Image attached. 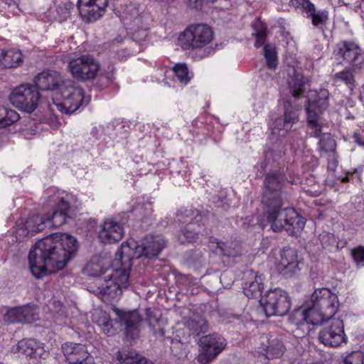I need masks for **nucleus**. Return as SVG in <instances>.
I'll return each mask as SVG.
<instances>
[{
    "instance_id": "nucleus-19",
    "label": "nucleus",
    "mask_w": 364,
    "mask_h": 364,
    "mask_svg": "<svg viewBox=\"0 0 364 364\" xmlns=\"http://www.w3.org/2000/svg\"><path fill=\"white\" fill-rule=\"evenodd\" d=\"M123 227L112 219L105 220L100 226L99 237L104 243L117 242L123 237Z\"/></svg>"
},
{
    "instance_id": "nucleus-44",
    "label": "nucleus",
    "mask_w": 364,
    "mask_h": 364,
    "mask_svg": "<svg viewBox=\"0 0 364 364\" xmlns=\"http://www.w3.org/2000/svg\"><path fill=\"white\" fill-rule=\"evenodd\" d=\"M344 364H364V354L360 351H355L347 355Z\"/></svg>"
},
{
    "instance_id": "nucleus-15",
    "label": "nucleus",
    "mask_w": 364,
    "mask_h": 364,
    "mask_svg": "<svg viewBox=\"0 0 364 364\" xmlns=\"http://www.w3.org/2000/svg\"><path fill=\"white\" fill-rule=\"evenodd\" d=\"M108 0H78L77 9L80 15L85 22L99 19L105 11Z\"/></svg>"
},
{
    "instance_id": "nucleus-49",
    "label": "nucleus",
    "mask_w": 364,
    "mask_h": 364,
    "mask_svg": "<svg viewBox=\"0 0 364 364\" xmlns=\"http://www.w3.org/2000/svg\"><path fill=\"white\" fill-rule=\"evenodd\" d=\"M159 334H160L161 336H164V330L162 328L159 329Z\"/></svg>"
},
{
    "instance_id": "nucleus-32",
    "label": "nucleus",
    "mask_w": 364,
    "mask_h": 364,
    "mask_svg": "<svg viewBox=\"0 0 364 364\" xmlns=\"http://www.w3.org/2000/svg\"><path fill=\"white\" fill-rule=\"evenodd\" d=\"M216 251L227 256L235 257L241 254V245L236 241L221 242L216 241Z\"/></svg>"
},
{
    "instance_id": "nucleus-22",
    "label": "nucleus",
    "mask_w": 364,
    "mask_h": 364,
    "mask_svg": "<svg viewBox=\"0 0 364 364\" xmlns=\"http://www.w3.org/2000/svg\"><path fill=\"white\" fill-rule=\"evenodd\" d=\"M62 352L68 364H75L92 357L85 345L66 342L61 346Z\"/></svg>"
},
{
    "instance_id": "nucleus-24",
    "label": "nucleus",
    "mask_w": 364,
    "mask_h": 364,
    "mask_svg": "<svg viewBox=\"0 0 364 364\" xmlns=\"http://www.w3.org/2000/svg\"><path fill=\"white\" fill-rule=\"evenodd\" d=\"M92 319L105 334L112 336L116 333L117 329L114 326V321L107 311L101 309H94Z\"/></svg>"
},
{
    "instance_id": "nucleus-16",
    "label": "nucleus",
    "mask_w": 364,
    "mask_h": 364,
    "mask_svg": "<svg viewBox=\"0 0 364 364\" xmlns=\"http://www.w3.org/2000/svg\"><path fill=\"white\" fill-rule=\"evenodd\" d=\"M334 53L336 59L343 65H355L362 61L361 49L357 44L352 42L345 41L338 43Z\"/></svg>"
},
{
    "instance_id": "nucleus-43",
    "label": "nucleus",
    "mask_w": 364,
    "mask_h": 364,
    "mask_svg": "<svg viewBox=\"0 0 364 364\" xmlns=\"http://www.w3.org/2000/svg\"><path fill=\"white\" fill-rule=\"evenodd\" d=\"M352 258L358 268L364 267V247L358 246L351 250Z\"/></svg>"
},
{
    "instance_id": "nucleus-47",
    "label": "nucleus",
    "mask_w": 364,
    "mask_h": 364,
    "mask_svg": "<svg viewBox=\"0 0 364 364\" xmlns=\"http://www.w3.org/2000/svg\"><path fill=\"white\" fill-rule=\"evenodd\" d=\"M290 4L295 8H302L306 12L309 11V6L313 5L309 0H290Z\"/></svg>"
},
{
    "instance_id": "nucleus-14",
    "label": "nucleus",
    "mask_w": 364,
    "mask_h": 364,
    "mask_svg": "<svg viewBox=\"0 0 364 364\" xmlns=\"http://www.w3.org/2000/svg\"><path fill=\"white\" fill-rule=\"evenodd\" d=\"M299 262L297 251L294 248L284 247L277 259L276 268L279 274L285 277H291L299 272Z\"/></svg>"
},
{
    "instance_id": "nucleus-34",
    "label": "nucleus",
    "mask_w": 364,
    "mask_h": 364,
    "mask_svg": "<svg viewBox=\"0 0 364 364\" xmlns=\"http://www.w3.org/2000/svg\"><path fill=\"white\" fill-rule=\"evenodd\" d=\"M307 16L311 17L312 24L321 29H323L328 19V14L326 10L317 11L314 4L309 6Z\"/></svg>"
},
{
    "instance_id": "nucleus-18",
    "label": "nucleus",
    "mask_w": 364,
    "mask_h": 364,
    "mask_svg": "<svg viewBox=\"0 0 364 364\" xmlns=\"http://www.w3.org/2000/svg\"><path fill=\"white\" fill-rule=\"evenodd\" d=\"M114 312L119 317V321L125 326L126 336L130 339L134 338L138 333V326L141 321V317L136 311H125L114 308Z\"/></svg>"
},
{
    "instance_id": "nucleus-7",
    "label": "nucleus",
    "mask_w": 364,
    "mask_h": 364,
    "mask_svg": "<svg viewBox=\"0 0 364 364\" xmlns=\"http://www.w3.org/2000/svg\"><path fill=\"white\" fill-rule=\"evenodd\" d=\"M213 39V31L205 24L191 25L178 38L183 50H194L208 45Z\"/></svg>"
},
{
    "instance_id": "nucleus-40",
    "label": "nucleus",
    "mask_w": 364,
    "mask_h": 364,
    "mask_svg": "<svg viewBox=\"0 0 364 364\" xmlns=\"http://www.w3.org/2000/svg\"><path fill=\"white\" fill-rule=\"evenodd\" d=\"M177 80L182 84L186 85L191 80L188 68L184 63H178L173 68Z\"/></svg>"
},
{
    "instance_id": "nucleus-29",
    "label": "nucleus",
    "mask_w": 364,
    "mask_h": 364,
    "mask_svg": "<svg viewBox=\"0 0 364 364\" xmlns=\"http://www.w3.org/2000/svg\"><path fill=\"white\" fill-rule=\"evenodd\" d=\"M25 228L31 234L43 231L46 228H49L47 215H30L25 223Z\"/></svg>"
},
{
    "instance_id": "nucleus-10",
    "label": "nucleus",
    "mask_w": 364,
    "mask_h": 364,
    "mask_svg": "<svg viewBox=\"0 0 364 364\" xmlns=\"http://www.w3.org/2000/svg\"><path fill=\"white\" fill-rule=\"evenodd\" d=\"M73 196L64 191H57L48 198V205L54 207L51 215H47L49 228H58L65 223Z\"/></svg>"
},
{
    "instance_id": "nucleus-3",
    "label": "nucleus",
    "mask_w": 364,
    "mask_h": 364,
    "mask_svg": "<svg viewBox=\"0 0 364 364\" xmlns=\"http://www.w3.org/2000/svg\"><path fill=\"white\" fill-rule=\"evenodd\" d=\"M338 296L327 288L318 289L311 294L306 307L298 309L296 318L313 325L324 323L326 320L333 318L338 310Z\"/></svg>"
},
{
    "instance_id": "nucleus-1",
    "label": "nucleus",
    "mask_w": 364,
    "mask_h": 364,
    "mask_svg": "<svg viewBox=\"0 0 364 364\" xmlns=\"http://www.w3.org/2000/svg\"><path fill=\"white\" fill-rule=\"evenodd\" d=\"M77 240L65 233H55L38 241L28 255L33 275L42 278L63 269L77 251Z\"/></svg>"
},
{
    "instance_id": "nucleus-39",
    "label": "nucleus",
    "mask_w": 364,
    "mask_h": 364,
    "mask_svg": "<svg viewBox=\"0 0 364 364\" xmlns=\"http://www.w3.org/2000/svg\"><path fill=\"white\" fill-rule=\"evenodd\" d=\"M284 349L285 348L281 341L274 339L270 341L269 345L267 348V357L268 358H279L283 355Z\"/></svg>"
},
{
    "instance_id": "nucleus-38",
    "label": "nucleus",
    "mask_w": 364,
    "mask_h": 364,
    "mask_svg": "<svg viewBox=\"0 0 364 364\" xmlns=\"http://www.w3.org/2000/svg\"><path fill=\"white\" fill-rule=\"evenodd\" d=\"M333 80L335 82H344L350 90H353L355 87L354 75L351 70L348 68L336 73L333 76Z\"/></svg>"
},
{
    "instance_id": "nucleus-30",
    "label": "nucleus",
    "mask_w": 364,
    "mask_h": 364,
    "mask_svg": "<svg viewBox=\"0 0 364 364\" xmlns=\"http://www.w3.org/2000/svg\"><path fill=\"white\" fill-rule=\"evenodd\" d=\"M329 92L326 89L311 91L309 94V105L318 108L320 111L326 109L328 106Z\"/></svg>"
},
{
    "instance_id": "nucleus-37",
    "label": "nucleus",
    "mask_w": 364,
    "mask_h": 364,
    "mask_svg": "<svg viewBox=\"0 0 364 364\" xmlns=\"http://www.w3.org/2000/svg\"><path fill=\"white\" fill-rule=\"evenodd\" d=\"M264 55L268 68L275 70L278 65L277 53L276 48L271 45H265L264 47Z\"/></svg>"
},
{
    "instance_id": "nucleus-2",
    "label": "nucleus",
    "mask_w": 364,
    "mask_h": 364,
    "mask_svg": "<svg viewBox=\"0 0 364 364\" xmlns=\"http://www.w3.org/2000/svg\"><path fill=\"white\" fill-rule=\"evenodd\" d=\"M166 246V241L161 235L146 236L141 244L132 240L123 242L120 249L117 252L116 264H120L122 269L113 272L112 277L119 279V283H114L112 280L105 282L103 287L104 294L114 297L120 294L122 287L129 286V271L131 270L134 258L138 259L144 257L151 259L157 257Z\"/></svg>"
},
{
    "instance_id": "nucleus-20",
    "label": "nucleus",
    "mask_w": 364,
    "mask_h": 364,
    "mask_svg": "<svg viewBox=\"0 0 364 364\" xmlns=\"http://www.w3.org/2000/svg\"><path fill=\"white\" fill-rule=\"evenodd\" d=\"M37 318L36 309L28 305L10 308L4 316V321L11 323H31Z\"/></svg>"
},
{
    "instance_id": "nucleus-17",
    "label": "nucleus",
    "mask_w": 364,
    "mask_h": 364,
    "mask_svg": "<svg viewBox=\"0 0 364 364\" xmlns=\"http://www.w3.org/2000/svg\"><path fill=\"white\" fill-rule=\"evenodd\" d=\"M285 112L284 118H278L273 122L272 129V139L277 135L284 136L291 130L294 123L298 121V115L294 109L291 107L289 102L284 104Z\"/></svg>"
},
{
    "instance_id": "nucleus-27",
    "label": "nucleus",
    "mask_w": 364,
    "mask_h": 364,
    "mask_svg": "<svg viewBox=\"0 0 364 364\" xmlns=\"http://www.w3.org/2000/svg\"><path fill=\"white\" fill-rule=\"evenodd\" d=\"M23 62L22 53L17 49L0 50V66L4 68H13L19 66Z\"/></svg>"
},
{
    "instance_id": "nucleus-45",
    "label": "nucleus",
    "mask_w": 364,
    "mask_h": 364,
    "mask_svg": "<svg viewBox=\"0 0 364 364\" xmlns=\"http://www.w3.org/2000/svg\"><path fill=\"white\" fill-rule=\"evenodd\" d=\"M183 236L184 237V240L180 237V240L181 242L185 241L192 242L194 241L198 237V234L195 231V230L192 228V224L188 225L184 232H183Z\"/></svg>"
},
{
    "instance_id": "nucleus-50",
    "label": "nucleus",
    "mask_w": 364,
    "mask_h": 364,
    "mask_svg": "<svg viewBox=\"0 0 364 364\" xmlns=\"http://www.w3.org/2000/svg\"><path fill=\"white\" fill-rule=\"evenodd\" d=\"M360 146L364 148V141H363V143L362 144V145Z\"/></svg>"
},
{
    "instance_id": "nucleus-11",
    "label": "nucleus",
    "mask_w": 364,
    "mask_h": 364,
    "mask_svg": "<svg viewBox=\"0 0 364 364\" xmlns=\"http://www.w3.org/2000/svg\"><path fill=\"white\" fill-rule=\"evenodd\" d=\"M199 343L201 350L197 360L200 364H208L215 359L227 346L226 340L216 333L202 336Z\"/></svg>"
},
{
    "instance_id": "nucleus-25",
    "label": "nucleus",
    "mask_w": 364,
    "mask_h": 364,
    "mask_svg": "<svg viewBox=\"0 0 364 364\" xmlns=\"http://www.w3.org/2000/svg\"><path fill=\"white\" fill-rule=\"evenodd\" d=\"M247 279H250L245 284L243 292L248 298H254L259 296L263 289L262 278L261 275L252 270L247 271L245 273Z\"/></svg>"
},
{
    "instance_id": "nucleus-12",
    "label": "nucleus",
    "mask_w": 364,
    "mask_h": 364,
    "mask_svg": "<svg viewBox=\"0 0 364 364\" xmlns=\"http://www.w3.org/2000/svg\"><path fill=\"white\" fill-rule=\"evenodd\" d=\"M9 100L18 109L31 113L38 106L39 92L30 85H21L11 92Z\"/></svg>"
},
{
    "instance_id": "nucleus-13",
    "label": "nucleus",
    "mask_w": 364,
    "mask_h": 364,
    "mask_svg": "<svg viewBox=\"0 0 364 364\" xmlns=\"http://www.w3.org/2000/svg\"><path fill=\"white\" fill-rule=\"evenodd\" d=\"M326 323L318 334V339L323 345L338 347L346 342L343 322L340 318L326 320Z\"/></svg>"
},
{
    "instance_id": "nucleus-42",
    "label": "nucleus",
    "mask_w": 364,
    "mask_h": 364,
    "mask_svg": "<svg viewBox=\"0 0 364 364\" xmlns=\"http://www.w3.org/2000/svg\"><path fill=\"white\" fill-rule=\"evenodd\" d=\"M318 237L322 247L325 249L331 250L337 244L335 236L330 232H323Z\"/></svg>"
},
{
    "instance_id": "nucleus-6",
    "label": "nucleus",
    "mask_w": 364,
    "mask_h": 364,
    "mask_svg": "<svg viewBox=\"0 0 364 364\" xmlns=\"http://www.w3.org/2000/svg\"><path fill=\"white\" fill-rule=\"evenodd\" d=\"M61 102L53 101V105L61 112L71 114L81 106L86 105L89 100L85 97L83 89L73 80H65L60 87L59 91Z\"/></svg>"
},
{
    "instance_id": "nucleus-8",
    "label": "nucleus",
    "mask_w": 364,
    "mask_h": 364,
    "mask_svg": "<svg viewBox=\"0 0 364 364\" xmlns=\"http://www.w3.org/2000/svg\"><path fill=\"white\" fill-rule=\"evenodd\" d=\"M100 68L99 62L91 55L70 58L68 62V71L74 79L79 81L94 80Z\"/></svg>"
},
{
    "instance_id": "nucleus-4",
    "label": "nucleus",
    "mask_w": 364,
    "mask_h": 364,
    "mask_svg": "<svg viewBox=\"0 0 364 364\" xmlns=\"http://www.w3.org/2000/svg\"><path fill=\"white\" fill-rule=\"evenodd\" d=\"M273 179L267 181V191L266 196L268 197L267 205V220L274 232L285 230L289 235H293L299 232L304 227V218L291 208L284 207L282 199H272V192L269 191V183Z\"/></svg>"
},
{
    "instance_id": "nucleus-36",
    "label": "nucleus",
    "mask_w": 364,
    "mask_h": 364,
    "mask_svg": "<svg viewBox=\"0 0 364 364\" xmlns=\"http://www.w3.org/2000/svg\"><path fill=\"white\" fill-rule=\"evenodd\" d=\"M20 116L17 112L0 105V127L9 126L17 122Z\"/></svg>"
},
{
    "instance_id": "nucleus-9",
    "label": "nucleus",
    "mask_w": 364,
    "mask_h": 364,
    "mask_svg": "<svg viewBox=\"0 0 364 364\" xmlns=\"http://www.w3.org/2000/svg\"><path fill=\"white\" fill-rule=\"evenodd\" d=\"M267 317L286 315L291 307L289 295L281 289L270 290L259 300Z\"/></svg>"
},
{
    "instance_id": "nucleus-46",
    "label": "nucleus",
    "mask_w": 364,
    "mask_h": 364,
    "mask_svg": "<svg viewBox=\"0 0 364 364\" xmlns=\"http://www.w3.org/2000/svg\"><path fill=\"white\" fill-rule=\"evenodd\" d=\"M255 35L256 36V41L255 43V46H262L266 41V30L264 28H262L260 30L257 31Z\"/></svg>"
},
{
    "instance_id": "nucleus-28",
    "label": "nucleus",
    "mask_w": 364,
    "mask_h": 364,
    "mask_svg": "<svg viewBox=\"0 0 364 364\" xmlns=\"http://www.w3.org/2000/svg\"><path fill=\"white\" fill-rule=\"evenodd\" d=\"M115 364H154L148 359L133 351H118Z\"/></svg>"
},
{
    "instance_id": "nucleus-21",
    "label": "nucleus",
    "mask_w": 364,
    "mask_h": 364,
    "mask_svg": "<svg viewBox=\"0 0 364 364\" xmlns=\"http://www.w3.org/2000/svg\"><path fill=\"white\" fill-rule=\"evenodd\" d=\"M63 81L58 73L50 70L39 73L34 80L36 87L43 91L54 90L55 89H58L60 91V87Z\"/></svg>"
},
{
    "instance_id": "nucleus-31",
    "label": "nucleus",
    "mask_w": 364,
    "mask_h": 364,
    "mask_svg": "<svg viewBox=\"0 0 364 364\" xmlns=\"http://www.w3.org/2000/svg\"><path fill=\"white\" fill-rule=\"evenodd\" d=\"M336 143L331 134H323L318 142V149L320 152L327 154L328 153L332 156V161L329 163V166H336V160L335 159V151Z\"/></svg>"
},
{
    "instance_id": "nucleus-33",
    "label": "nucleus",
    "mask_w": 364,
    "mask_h": 364,
    "mask_svg": "<svg viewBox=\"0 0 364 364\" xmlns=\"http://www.w3.org/2000/svg\"><path fill=\"white\" fill-rule=\"evenodd\" d=\"M315 107L308 105L306 107L307 121L310 133L314 137H319L321 134L322 123Z\"/></svg>"
},
{
    "instance_id": "nucleus-48",
    "label": "nucleus",
    "mask_w": 364,
    "mask_h": 364,
    "mask_svg": "<svg viewBox=\"0 0 364 364\" xmlns=\"http://www.w3.org/2000/svg\"><path fill=\"white\" fill-rule=\"evenodd\" d=\"M353 138L355 141V142L359 145L360 146L362 145V144L363 143V141H364V139H363L361 137V136L360 135V134L358 133H355L353 136Z\"/></svg>"
},
{
    "instance_id": "nucleus-26",
    "label": "nucleus",
    "mask_w": 364,
    "mask_h": 364,
    "mask_svg": "<svg viewBox=\"0 0 364 364\" xmlns=\"http://www.w3.org/2000/svg\"><path fill=\"white\" fill-rule=\"evenodd\" d=\"M271 178V179H273L269 183V187L271 190H269L271 193V196H269L270 198L274 200V199H282V195H281V189L282 187V183L284 182V176L282 175H278L275 173H269L264 181V190L263 193V198L262 201L267 204L268 200V197L266 196L267 195V181Z\"/></svg>"
},
{
    "instance_id": "nucleus-41",
    "label": "nucleus",
    "mask_w": 364,
    "mask_h": 364,
    "mask_svg": "<svg viewBox=\"0 0 364 364\" xmlns=\"http://www.w3.org/2000/svg\"><path fill=\"white\" fill-rule=\"evenodd\" d=\"M290 92L294 97H299L304 92V82L298 75L292 77L289 82Z\"/></svg>"
},
{
    "instance_id": "nucleus-35",
    "label": "nucleus",
    "mask_w": 364,
    "mask_h": 364,
    "mask_svg": "<svg viewBox=\"0 0 364 364\" xmlns=\"http://www.w3.org/2000/svg\"><path fill=\"white\" fill-rule=\"evenodd\" d=\"M187 327L193 334L199 335L208 331V326L207 321L199 316H194L188 319L185 323Z\"/></svg>"
},
{
    "instance_id": "nucleus-5",
    "label": "nucleus",
    "mask_w": 364,
    "mask_h": 364,
    "mask_svg": "<svg viewBox=\"0 0 364 364\" xmlns=\"http://www.w3.org/2000/svg\"><path fill=\"white\" fill-rule=\"evenodd\" d=\"M116 260L117 255L114 259L113 267L111 268L109 267L110 261L109 259L96 255L90 259L83 270L84 273L87 276L97 277L95 287H91L90 291L95 294L101 296L102 299L105 302H110L118 299L122 294V289L125 288L122 287L120 294L114 297H111L109 295L104 294L105 291H102L103 287H105L103 283L108 280H112L114 283H119V279H115L112 277L114 271L122 269L120 264H116Z\"/></svg>"
},
{
    "instance_id": "nucleus-23",
    "label": "nucleus",
    "mask_w": 364,
    "mask_h": 364,
    "mask_svg": "<svg viewBox=\"0 0 364 364\" xmlns=\"http://www.w3.org/2000/svg\"><path fill=\"white\" fill-rule=\"evenodd\" d=\"M18 353L33 358L46 359L48 355L41 343L33 339H23L17 344Z\"/></svg>"
}]
</instances>
